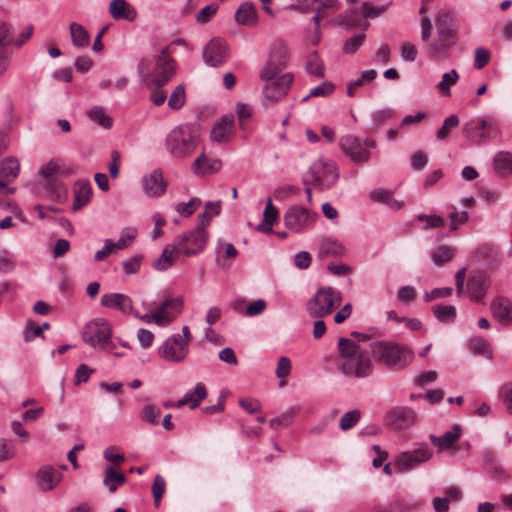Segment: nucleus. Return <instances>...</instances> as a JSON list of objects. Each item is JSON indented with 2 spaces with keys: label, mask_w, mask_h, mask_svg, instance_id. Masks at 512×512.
Segmentation results:
<instances>
[{
  "label": "nucleus",
  "mask_w": 512,
  "mask_h": 512,
  "mask_svg": "<svg viewBox=\"0 0 512 512\" xmlns=\"http://www.w3.org/2000/svg\"><path fill=\"white\" fill-rule=\"evenodd\" d=\"M288 63V50L284 45H279L270 54L267 65L262 69L260 78L264 81V97L271 101H277L284 97L293 81L290 73H281Z\"/></svg>",
  "instance_id": "f257e3e1"
},
{
  "label": "nucleus",
  "mask_w": 512,
  "mask_h": 512,
  "mask_svg": "<svg viewBox=\"0 0 512 512\" xmlns=\"http://www.w3.org/2000/svg\"><path fill=\"white\" fill-rule=\"evenodd\" d=\"M338 350L344 360L340 367L343 374L356 378H365L372 374L373 363L369 352L362 350L355 341L340 338Z\"/></svg>",
  "instance_id": "f03ea898"
},
{
  "label": "nucleus",
  "mask_w": 512,
  "mask_h": 512,
  "mask_svg": "<svg viewBox=\"0 0 512 512\" xmlns=\"http://www.w3.org/2000/svg\"><path fill=\"white\" fill-rule=\"evenodd\" d=\"M155 66L152 71L149 70V61L141 59L137 65L142 80L149 88L161 89L175 75L176 67L174 60L168 54V48H163L161 52L154 56Z\"/></svg>",
  "instance_id": "7ed1b4c3"
},
{
  "label": "nucleus",
  "mask_w": 512,
  "mask_h": 512,
  "mask_svg": "<svg viewBox=\"0 0 512 512\" xmlns=\"http://www.w3.org/2000/svg\"><path fill=\"white\" fill-rule=\"evenodd\" d=\"M437 38L429 45L432 58L442 60L448 57L449 49L456 43L457 30L452 15L447 11H439L436 18Z\"/></svg>",
  "instance_id": "20e7f679"
},
{
  "label": "nucleus",
  "mask_w": 512,
  "mask_h": 512,
  "mask_svg": "<svg viewBox=\"0 0 512 512\" xmlns=\"http://www.w3.org/2000/svg\"><path fill=\"white\" fill-rule=\"evenodd\" d=\"M379 363L391 369L401 370L414 359V352L406 345L393 341H377L371 346Z\"/></svg>",
  "instance_id": "39448f33"
},
{
  "label": "nucleus",
  "mask_w": 512,
  "mask_h": 512,
  "mask_svg": "<svg viewBox=\"0 0 512 512\" xmlns=\"http://www.w3.org/2000/svg\"><path fill=\"white\" fill-rule=\"evenodd\" d=\"M198 225L195 229L177 235L173 241V248L177 254L186 257L195 256L204 251L209 234L206 231L208 220L206 215L198 216Z\"/></svg>",
  "instance_id": "423d86ee"
},
{
  "label": "nucleus",
  "mask_w": 512,
  "mask_h": 512,
  "mask_svg": "<svg viewBox=\"0 0 512 512\" xmlns=\"http://www.w3.org/2000/svg\"><path fill=\"white\" fill-rule=\"evenodd\" d=\"M197 143V136L188 125H180L172 129L165 141L166 149L177 158L190 155L195 150Z\"/></svg>",
  "instance_id": "0eeeda50"
},
{
  "label": "nucleus",
  "mask_w": 512,
  "mask_h": 512,
  "mask_svg": "<svg viewBox=\"0 0 512 512\" xmlns=\"http://www.w3.org/2000/svg\"><path fill=\"white\" fill-rule=\"evenodd\" d=\"M83 340L93 348L106 352H113L116 344L111 341L112 328L103 318H96L89 322L82 334Z\"/></svg>",
  "instance_id": "6e6552de"
},
{
  "label": "nucleus",
  "mask_w": 512,
  "mask_h": 512,
  "mask_svg": "<svg viewBox=\"0 0 512 512\" xmlns=\"http://www.w3.org/2000/svg\"><path fill=\"white\" fill-rule=\"evenodd\" d=\"M70 174L72 171L63 167L59 160H50L39 170L41 184L52 199H59L66 194L67 189L59 178Z\"/></svg>",
  "instance_id": "1a4fd4ad"
},
{
  "label": "nucleus",
  "mask_w": 512,
  "mask_h": 512,
  "mask_svg": "<svg viewBox=\"0 0 512 512\" xmlns=\"http://www.w3.org/2000/svg\"><path fill=\"white\" fill-rule=\"evenodd\" d=\"M341 292L332 287H321L307 302L306 308L311 317L322 318L329 315L341 304Z\"/></svg>",
  "instance_id": "9d476101"
},
{
  "label": "nucleus",
  "mask_w": 512,
  "mask_h": 512,
  "mask_svg": "<svg viewBox=\"0 0 512 512\" xmlns=\"http://www.w3.org/2000/svg\"><path fill=\"white\" fill-rule=\"evenodd\" d=\"M341 151L352 162L363 165L371 158V150L375 149L376 141L370 138H359L354 135L342 136L339 140Z\"/></svg>",
  "instance_id": "9b49d317"
},
{
  "label": "nucleus",
  "mask_w": 512,
  "mask_h": 512,
  "mask_svg": "<svg viewBox=\"0 0 512 512\" xmlns=\"http://www.w3.org/2000/svg\"><path fill=\"white\" fill-rule=\"evenodd\" d=\"M338 178L339 174L335 163L318 159L311 164L304 183L325 190L331 188Z\"/></svg>",
  "instance_id": "f8f14e48"
},
{
  "label": "nucleus",
  "mask_w": 512,
  "mask_h": 512,
  "mask_svg": "<svg viewBox=\"0 0 512 512\" xmlns=\"http://www.w3.org/2000/svg\"><path fill=\"white\" fill-rule=\"evenodd\" d=\"M499 131L498 122L493 118H473L462 127L463 135L470 141L480 144Z\"/></svg>",
  "instance_id": "ddd939ff"
},
{
  "label": "nucleus",
  "mask_w": 512,
  "mask_h": 512,
  "mask_svg": "<svg viewBox=\"0 0 512 512\" xmlns=\"http://www.w3.org/2000/svg\"><path fill=\"white\" fill-rule=\"evenodd\" d=\"M317 217L318 214L316 212L299 205H294L286 210L284 224L287 229L295 233H301L312 227Z\"/></svg>",
  "instance_id": "4468645a"
},
{
  "label": "nucleus",
  "mask_w": 512,
  "mask_h": 512,
  "mask_svg": "<svg viewBox=\"0 0 512 512\" xmlns=\"http://www.w3.org/2000/svg\"><path fill=\"white\" fill-rule=\"evenodd\" d=\"M159 356L167 362H182L189 353V346L181 341L180 334L169 336L158 349Z\"/></svg>",
  "instance_id": "2eb2a0df"
},
{
  "label": "nucleus",
  "mask_w": 512,
  "mask_h": 512,
  "mask_svg": "<svg viewBox=\"0 0 512 512\" xmlns=\"http://www.w3.org/2000/svg\"><path fill=\"white\" fill-rule=\"evenodd\" d=\"M490 285L491 280L489 275L485 271L475 270L471 272L468 278L466 290H464V293L469 296L471 301L480 302L486 296Z\"/></svg>",
  "instance_id": "dca6fc26"
},
{
  "label": "nucleus",
  "mask_w": 512,
  "mask_h": 512,
  "mask_svg": "<svg viewBox=\"0 0 512 512\" xmlns=\"http://www.w3.org/2000/svg\"><path fill=\"white\" fill-rule=\"evenodd\" d=\"M184 307V299L182 296L168 297L159 304L154 312L160 317L158 326L164 327L173 322L182 312Z\"/></svg>",
  "instance_id": "f3484780"
},
{
  "label": "nucleus",
  "mask_w": 512,
  "mask_h": 512,
  "mask_svg": "<svg viewBox=\"0 0 512 512\" xmlns=\"http://www.w3.org/2000/svg\"><path fill=\"white\" fill-rule=\"evenodd\" d=\"M432 455V450L427 446H421L412 451L402 452L396 459L395 467H398L400 471H409L417 465L430 460Z\"/></svg>",
  "instance_id": "a211bd4d"
},
{
  "label": "nucleus",
  "mask_w": 512,
  "mask_h": 512,
  "mask_svg": "<svg viewBox=\"0 0 512 512\" xmlns=\"http://www.w3.org/2000/svg\"><path fill=\"white\" fill-rule=\"evenodd\" d=\"M20 163L14 157H7L0 161V195L13 194L14 188H9L19 175Z\"/></svg>",
  "instance_id": "6ab92c4d"
},
{
  "label": "nucleus",
  "mask_w": 512,
  "mask_h": 512,
  "mask_svg": "<svg viewBox=\"0 0 512 512\" xmlns=\"http://www.w3.org/2000/svg\"><path fill=\"white\" fill-rule=\"evenodd\" d=\"M385 421L391 429H406L415 423L416 413L407 407H396L387 413Z\"/></svg>",
  "instance_id": "aec40b11"
},
{
  "label": "nucleus",
  "mask_w": 512,
  "mask_h": 512,
  "mask_svg": "<svg viewBox=\"0 0 512 512\" xmlns=\"http://www.w3.org/2000/svg\"><path fill=\"white\" fill-rule=\"evenodd\" d=\"M202 54L206 64L217 67L226 61L227 48L222 40L212 39L205 45Z\"/></svg>",
  "instance_id": "412c9836"
},
{
  "label": "nucleus",
  "mask_w": 512,
  "mask_h": 512,
  "mask_svg": "<svg viewBox=\"0 0 512 512\" xmlns=\"http://www.w3.org/2000/svg\"><path fill=\"white\" fill-rule=\"evenodd\" d=\"M142 187L148 197L162 196L167 187L161 169H155L150 174L143 176Z\"/></svg>",
  "instance_id": "4be33fe9"
},
{
  "label": "nucleus",
  "mask_w": 512,
  "mask_h": 512,
  "mask_svg": "<svg viewBox=\"0 0 512 512\" xmlns=\"http://www.w3.org/2000/svg\"><path fill=\"white\" fill-rule=\"evenodd\" d=\"M234 115H224L211 129V140L217 143L230 141L234 133Z\"/></svg>",
  "instance_id": "5701e85b"
},
{
  "label": "nucleus",
  "mask_w": 512,
  "mask_h": 512,
  "mask_svg": "<svg viewBox=\"0 0 512 512\" xmlns=\"http://www.w3.org/2000/svg\"><path fill=\"white\" fill-rule=\"evenodd\" d=\"M10 42V27L0 20V78L6 74L11 64V54L8 49Z\"/></svg>",
  "instance_id": "b1692460"
},
{
  "label": "nucleus",
  "mask_w": 512,
  "mask_h": 512,
  "mask_svg": "<svg viewBox=\"0 0 512 512\" xmlns=\"http://www.w3.org/2000/svg\"><path fill=\"white\" fill-rule=\"evenodd\" d=\"M38 487L42 491H50L62 480V474L51 465H44L36 473Z\"/></svg>",
  "instance_id": "393cba45"
},
{
  "label": "nucleus",
  "mask_w": 512,
  "mask_h": 512,
  "mask_svg": "<svg viewBox=\"0 0 512 512\" xmlns=\"http://www.w3.org/2000/svg\"><path fill=\"white\" fill-rule=\"evenodd\" d=\"M101 304L105 307L116 309L124 314L132 313V299L122 293H109L101 297Z\"/></svg>",
  "instance_id": "a878e982"
},
{
  "label": "nucleus",
  "mask_w": 512,
  "mask_h": 512,
  "mask_svg": "<svg viewBox=\"0 0 512 512\" xmlns=\"http://www.w3.org/2000/svg\"><path fill=\"white\" fill-rule=\"evenodd\" d=\"M109 13L114 20H126L133 22L137 12L126 0H112L109 5Z\"/></svg>",
  "instance_id": "bb28decb"
},
{
  "label": "nucleus",
  "mask_w": 512,
  "mask_h": 512,
  "mask_svg": "<svg viewBox=\"0 0 512 512\" xmlns=\"http://www.w3.org/2000/svg\"><path fill=\"white\" fill-rule=\"evenodd\" d=\"M222 167V162L217 159H211L205 156L204 153L200 154L192 165L193 172L198 176L214 174Z\"/></svg>",
  "instance_id": "cd10ccee"
},
{
  "label": "nucleus",
  "mask_w": 512,
  "mask_h": 512,
  "mask_svg": "<svg viewBox=\"0 0 512 512\" xmlns=\"http://www.w3.org/2000/svg\"><path fill=\"white\" fill-rule=\"evenodd\" d=\"M491 312L493 317L502 324L512 322V304L504 297H497L491 302Z\"/></svg>",
  "instance_id": "c85d7f7f"
},
{
  "label": "nucleus",
  "mask_w": 512,
  "mask_h": 512,
  "mask_svg": "<svg viewBox=\"0 0 512 512\" xmlns=\"http://www.w3.org/2000/svg\"><path fill=\"white\" fill-rule=\"evenodd\" d=\"M92 195V187L88 180H78L75 183L74 190V202L72 204V210L78 211L86 206Z\"/></svg>",
  "instance_id": "c756f323"
},
{
  "label": "nucleus",
  "mask_w": 512,
  "mask_h": 512,
  "mask_svg": "<svg viewBox=\"0 0 512 512\" xmlns=\"http://www.w3.org/2000/svg\"><path fill=\"white\" fill-rule=\"evenodd\" d=\"M460 436L461 428L459 426H454L451 430L445 432L441 436L430 434L429 439L431 443L437 447L438 451L441 452L445 449L451 448Z\"/></svg>",
  "instance_id": "7c9ffc66"
},
{
  "label": "nucleus",
  "mask_w": 512,
  "mask_h": 512,
  "mask_svg": "<svg viewBox=\"0 0 512 512\" xmlns=\"http://www.w3.org/2000/svg\"><path fill=\"white\" fill-rule=\"evenodd\" d=\"M207 397V390L205 385L202 382L196 384L193 391L188 392L184 395L183 398L179 399L176 402L177 408H180L184 405H189L190 409L197 408L201 401Z\"/></svg>",
  "instance_id": "2f4dec72"
},
{
  "label": "nucleus",
  "mask_w": 512,
  "mask_h": 512,
  "mask_svg": "<svg viewBox=\"0 0 512 512\" xmlns=\"http://www.w3.org/2000/svg\"><path fill=\"white\" fill-rule=\"evenodd\" d=\"M235 19L241 25H255L257 23V12L254 5L249 2L241 4L235 13Z\"/></svg>",
  "instance_id": "473e14b6"
},
{
  "label": "nucleus",
  "mask_w": 512,
  "mask_h": 512,
  "mask_svg": "<svg viewBox=\"0 0 512 512\" xmlns=\"http://www.w3.org/2000/svg\"><path fill=\"white\" fill-rule=\"evenodd\" d=\"M70 36L74 46L82 48L89 45L90 35L85 27L77 22H72L69 26Z\"/></svg>",
  "instance_id": "72a5a7b5"
},
{
  "label": "nucleus",
  "mask_w": 512,
  "mask_h": 512,
  "mask_svg": "<svg viewBox=\"0 0 512 512\" xmlns=\"http://www.w3.org/2000/svg\"><path fill=\"white\" fill-rule=\"evenodd\" d=\"M126 482V477L121 472H117L113 467H108L103 479L104 485L109 492L114 493L119 486Z\"/></svg>",
  "instance_id": "f704fd0d"
},
{
  "label": "nucleus",
  "mask_w": 512,
  "mask_h": 512,
  "mask_svg": "<svg viewBox=\"0 0 512 512\" xmlns=\"http://www.w3.org/2000/svg\"><path fill=\"white\" fill-rule=\"evenodd\" d=\"M300 411V406L290 407L278 417L271 419L270 426L273 429H279L280 427L289 426L293 422L294 418L300 413Z\"/></svg>",
  "instance_id": "c9c22d12"
},
{
  "label": "nucleus",
  "mask_w": 512,
  "mask_h": 512,
  "mask_svg": "<svg viewBox=\"0 0 512 512\" xmlns=\"http://www.w3.org/2000/svg\"><path fill=\"white\" fill-rule=\"evenodd\" d=\"M459 80V74L456 69H452L450 72L442 75L441 81L437 84L436 88L438 92L444 96H451V87L455 85Z\"/></svg>",
  "instance_id": "e433bc0d"
},
{
  "label": "nucleus",
  "mask_w": 512,
  "mask_h": 512,
  "mask_svg": "<svg viewBox=\"0 0 512 512\" xmlns=\"http://www.w3.org/2000/svg\"><path fill=\"white\" fill-rule=\"evenodd\" d=\"M377 76V72L374 69L365 70L361 73L360 77L347 85L346 93L349 97H353L356 91L367 83L372 82Z\"/></svg>",
  "instance_id": "4c0bfd02"
},
{
  "label": "nucleus",
  "mask_w": 512,
  "mask_h": 512,
  "mask_svg": "<svg viewBox=\"0 0 512 512\" xmlns=\"http://www.w3.org/2000/svg\"><path fill=\"white\" fill-rule=\"evenodd\" d=\"M495 170L501 175H509L512 173V153L499 152L493 160Z\"/></svg>",
  "instance_id": "58836bf2"
},
{
  "label": "nucleus",
  "mask_w": 512,
  "mask_h": 512,
  "mask_svg": "<svg viewBox=\"0 0 512 512\" xmlns=\"http://www.w3.org/2000/svg\"><path fill=\"white\" fill-rule=\"evenodd\" d=\"M88 117L95 123L105 129H110L113 125V119L107 115L105 109L101 106H94L88 112Z\"/></svg>",
  "instance_id": "ea45409f"
},
{
  "label": "nucleus",
  "mask_w": 512,
  "mask_h": 512,
  "mask_svg": "<svg viewBox=\"0 0 512 512\" xmlns=\"http://www.w3.org/2000/svg\"><path fill=\"white\" fill-rule=\"evenodd\" d=\"M436 319L443 323L453 322L456 318V308L453 305H436L433 307Z\"/></svg>",
  "instance_id": "a19ab883"
},
{
  "label": "nucleus",
  "mask_w": 512,
  "mask_h": 512,
  "mask_svg": "<svg viewBox=\"0 0 512 512\" xmlns=\"http://www.w3.org/2000/svg\"><path fill=\"white\" fill-rule=\"evenodd\" d=\"M174 253L176 250L173 248V243L164 248L162 255L153 263L156 270L163 271L168 269L174 263Z\"/></svg>",
  "instance_id": "79ce46f5"
},
{
  "label": "nucleus",
  "mask_w": 512,
  "mask_h": 512,
  "mask_svg": "<svg viewBox=\"0 0 512 512\" xmlns=\"http://www.w3.org/2000/svg\"><path fill=\"white\" fill-rule=\"evenodd\" d=\"M470 349L479 355L486 356L487 358H492V350L489 343L480 336H476L470 339L469 341Z\"/></svg>",
  "instance_id": "37998d69"
},
{
  "label": "nucleus",
  "mask_w": 512,
  "mask_h": 512,
  "mask_svg": "<svg viewBox=\"0 0 512 512\" xmlns=\"http://www.w3.org/2000/svg\"><path fill=\"white\" fill-rule=\"evenodd\" d=\"M186 101L185 88L182 84L177 85L172 91L169 99L168 106L173 110L181 109Z\"/></svg>",
  "instance_id": "c03bdc74"
},
{
  "label": "nucleus",
  "mask_w": 512,
  "mask_h": 512,
  "mask_svg": "<svg viewBox=\"0 0 512 512\" xmlns=\"http://www.w3.org/2000/svg\"><path fill=\"white\" fill-rule=\"evenodd\" d=\"M455 254V250L446 245L437 247L432 254V261L436 265H442L452 259Z\"/></svg>",
  "instance_id": "a18cd8bd"
},
{
  "label": "nucleus",
  "mask_w": 512,
  "mask_h": 512,
  "mask_svg": "<svg viewBox=\"0 0 512 512\" xmlns=\"http://www.w3.org/2000/svg\"><path fill=\"white\" fill-rule=\"evenodd\" d=\"M201 205L198 197L191 198L188 202H181L175 206L176 212L182 217L191 216Z\"/></svg>",
  "instance_id": "49530a36"
},
{
  "label": "nucleus",
  "mask_w": 512,
  "mask_h": 512,
  "mask_svg": "<svg viewBox=\"0 0 512 512\" xmlns=\"http://www.w3.org/2000/svg\"><path fill=\"white\" fill-rule=\"evenodd\" d=\"M460 123L459 118L456 115H450L447 117L441 128L436 132V137L438 140H444L448 137L451 130L458 127Z\"/></svg>",
  "instance_id": "de8ad7c7"
},
{
  "label": "nucleus",
  "mask_w": 512,
  "mask_h": 512,
  "mask_svg": "<svg viewBox=\"0 0 512 512\" xmlns=\"http://www.w3.org/2000/svg\"><path fill=\"white\" fill-rule=\"evenodd\" d=\"M306 69L308 73L312 75H315L320 78L324 77L323 63L320 60L317 52L311 53L310 56L308 57Z\"/></svg>",
  "instance_id": "09e8293b"
},
{
  "label": "nucleus",
  "mask_w": 512,
  "mask_h": 512,
  "mask_svg": "<svg viewBox=\"0 0 512 512\" xmlns=\"http://www.w3.org/2000/svg\"><path fill=\"white\" fill-rule=\"evenodd\" d=\"M236 114L240 129L247 130V121L252 116V108L246 103H237Z\"/></svg>",
  "instance_id": "8fccbe9b"
},
{
  "label": "nucleus",
  "mask_w": 512,
  "mask_h": 512,
  "mask_svg": "<svg viewBox=\"0 0 512 512\" xmlns=\"http://www.w3.org/2000/svg\"><path fill=\"white\" fill-rule=\"evenodd\" d=\"M160 410L154 405H146L140 413L142 421L152 425H157L160 418Z\"/></svg>",
  "instance_id": "3c124183"
},
{
  "label": "nucleus",
  "mask_w": 512,
  "mask_h": 512,
  "mask_svg": "<svg viewBox=\"0 0 512 512\" xmlns=\"http://www.w3.org/2000/svg\"><path fill=\"white\" fill-rule=\"evenodd\" d=\"M152 494L154 497L155 506L158 507L160 505L161 498L163 497L166 491V482L165 479L157 474L154 478V482L152 484Z\"/></svg>",
  "instance_id": "603ef678"
},
{
  "label": "nucleus",
  "mask_w": 512,
  "mask_h": 512,
  "mask_svg": "<svg viewBox=\"0 0 512 512\" xmlns=\"http://www.w3.org/2000/svg\"><path fill=\"white\" fill-rule=\"evenodd\" d=\"M365 39L366 35L364 33H359L348 38L343 45L344 53L354 54L360 48V46H362Z\"/></svg>",
  "instance_id": "864d4df0"
},
{
  "label": "nucleus",
  "mask_w": 512,
  "mask_h": 512,
  "mask_svg": "<svg viewBox=\"0 0 512 512\" xmlns=\"http://www.w3.org/2000/svg\"><path fill=\"white\" fill-rule=\"evenodd\" d=\"M360 412L358 410H352L342 415L339 427L341 430L346 431L355 426L360 420Z\"/></svg>",
  "instance_id": "5fc2aeb1"
},
{
  "label": "nucleus",
  "mask_w": 512,
  "mask_h": 512,
  "mask_svg": "<svg viewBox=\"0 0 512 512\" xmlns=\"http://www.w3.org/2000/svg\"><path fill=\"white\" fill-rule=\"evenodd\" d=\"M136 236V229H128L127 231L123 232L121 237L116 242H113L116 251L118 252L119 250H123L129 247Z\"/></svg>",
  "instance_id": "6e6d98bb"
},
{
  "label": "nucleus",
  "mask_w": 512,
  "mask_h": 512,
  "mask_svg": "<svg viewBox=\"0 0 512 512\" xmlns=\"http://www.w3.org/2000/svg\"><path fill=\"white\" fill-rule=\"evenodd\" d=\"M450 228L456 230L459 226L465 224L468 221L467 211L458 212L456 207H451L449 212Z\"/></svg>",
  "instance_id": "4d7b16f0"
},
{
  "label": "nucleus",
  "mask_w": 512,
  "mask_h": 512,
  "mask_svg": "<svg viewBox=\"0 0 512 512\" xmlns=\"http://www.w3.org/2000/svg\"><path fill=\"white\" fill-rule=\"evenodd\" d=\"M218 4L213 3L202 8L196 15V21L201 24L208 23L218 11Z\"/></svg>",
  "instance_id": "13d9d810"
},
{
  "label": "nucleus",
  "mask_w": 512,
  "mask_h": 512,
  "mask_svg": "<svg viewBox=\"0 0 512 512\" xmlns=\"http://www.w3.org/2000/svg\"><path fill=\"white\" fill-rule=\"evenodd\" d=\"M334 88H335V86L331 82H328V81L323 82L322 84L314 87L310 91L309 95L304 98V100H306L309 97H326V96H329L334 91Z\"/></svg>",
  "instance_id": "bf43d9fd"
},
{
  "label": "nucleus",
  "mask_w": 512,
  "mask_h": 512,
  "mask_svg": "<svg viewBox=\"0 0 512 512\" xmlns=\"http://www.w3.org/2000/svg\"><path fill=\"white\" fill-rule=\"evenodd\" d=\"M142 257L139 255L133 256L121 262L126 275H132L139 271L141 266Z\"/></svg>",
  "instance_id": "052dcab7"
},
{
  "label": "nucleus",
  "mask_w": 512,
  "mask_h": 512,
  "mask_svg": "<svg viewBox=\"0 0 512 512\" xmlns=\"http://www.w3.org/2000/svg\"><path fill=\"white\" fill-rule=\"evenodd\" d=\"M417 218L419 221L426 223V226L424 227L425 229L441 228L445 224L444 219L439 215L420 214Z\"/></svg>",
  "instance_id": "680f3d73"
},
{
  "label": "nucleus",
  "mask_w": 512,
  "mask_h": 512,
  "mask_svg": "<svg viewBox=\"0 0 512 512\" xmlns=\"http://www.w3.org/2000/svg\"><path fill=\"white\" fill-rule=\"evenodd\" d=\"M292 365L291 361L286 356H281L278 360L275 374L278 378L284 379L291 373Z\"/></svg>",
  "instance_id": "e2e57ef3"
},
{
  "label": "nucleus",
  "mask_w": 512,
  "mask_h": 512,
  "mask_svg": "<svg viewBox=\"0 0 512 512\" xmlns=\"http://www.w3.org/2000/svg\"><path fill=\"white\" fill-rule=\"evenodd\" d=\"M49 328L50 324L48 322H45L40 326H34L32 323H28L26 331L24 333V338L26 341H29L33 337H41L43 334V330H47Z\"/></svg>",
  "instance_id": "0e129e2a"
},
{
  "label": "nucleus",
  "mask_w": 512,
  "mask_h": 512,
  "mask_svg": "<svg viewBox=\"0 0 512 512\" xmlns=\"http://www.w3.org/2000/svg\"><path fill=\"white\" fill-rule=\"evenodd\" d=\"M490 61V53L487 49L479 47L475 50L474 67L476 69L484 68Z\"/></svg>",
  "instance_id": "69168bd1"
},
{
  "label": "nucleus",
  "mask_w": 512,
  "mask_h": 512,
  "mask_svg": "<svg viewBox=\"0 0 512 512\" xmlns=\"http://www.w3.org/2000/svg\"><path fill=\"white\" fill-rule=\"evenodd\" d=\"M116 253L117 251L113 245V241L106 239L103 248L94 254V260L96 262H100L107 258L109 255Z\"/></svg>",
  "instance_id": "338daca9"
},
{
  "label": "nucleus",
  "mask_w": 512,
  "mask_h": 512,
  "mask_svg": "<svg viewBox=\"0 0 512 512\" xmlns=\"http://www.w3.org/2000/svg\"><path fill=\"white\" fill-rule=\"evenodd\" d=\"M499 394L506 409L512 414V383L504 384L501 387Z\"/></svg>",
  "instance_id": "774afa93"
}]
</instances>
